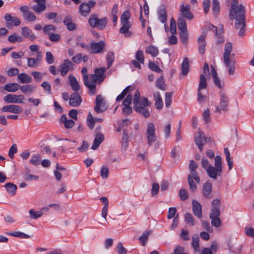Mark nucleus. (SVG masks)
<instances>
[{"instance_id":"obj_1","label":"nucleus","mask_w":254,"mask_h":254,"mask_svg":"<svg viewBox=\"0 0 254 254\" xmlns=\"http://www.w3.org/2000/svg\"><path fill=\"white\" fill-rule=\"evenodd\" d=\"M222 161L220 156H216L215 158V166L210 165L208 160L203 157L201 159L202 167L206 171L208 176L214 180L217 176H220L222 172Z\"/></svg>"},{"instance_id":"obj_2","label":"nucleus","mask_w":254,"mask_h":254,"mask_svg":"<svg viewBox=\"0 0 254 254\" xmlns=\"http://www.w3.org/2000/svg\"><path fill=\"white\" fill-rule=\"evenodd\" d=\"M245 8L238 0H232L229 16L231 19L245 18Z\"/></svg>"},{"instance_id":"obj_3","label":"nucleus","mask_w":254,"mask_h":254,"mask_svg":"<svg viewBox=\"0 0 254 254\" xmlns=\"http://www.w3.org/2000/svg\"><path fill=\"white\" fill-rule=\"evenodd\" d=\"M108 20L106 17L99 18L96 13L92 14L88 19V24L91 28L99 30H104L108 24Z\"/></svg>"},{"instance_id":"obj_4","label":"nucleus","mask_w":254,"mask_h":254,"mask_svg":"<svg viewBox=\"0 0 254 254\" xmlns=\"http://www.w3.org/2000/svg\"><path fill=\"white\" fill-rule=\"evenodd\" d=\"M150 105L151 103L148 100V99L144 97L140 100V103H138L134 105L133 108L136 112L142 115L144 118H148L150 115V113L148 107Z\"/></svg>"},{"instance_id":"obj_5","label":"nucleus","mask_w":254,"mask_h":254,"mask_svg":"<svg viewBox=\"0 0 254 254\" xmlns=\"http://www.w3.org/2000/svg\"><path fill=\"white\" fill-rule=\"evenodd\" d=\"M224 53L223 54V61L226 66L229 67V75H232L235 72L234 65L231 64L230 54L232 51V44L230 42L227 43L225 45Z\"/></svg>"},{"instance_id":"obj_6","label":"nucleus","mask_w":254,"mask_h":254,"mask_svg":"<svg viewBox=\"0 0 254 254\" xmlns=\"http://www.w3.org/2000/svg\"><path fill=\"white\" fill-rule=\"evenodd\" d=\"M108 68L105 67H100L96 68L94 70V74H90V79H91V84L95 85V90H96V83L100 84L105 79L106 75L105 73Z\"/></svg>"},{"instance_id":"obj_7","label":"nucleus","mask_w":254,"mask_h":254,"mask_svg":"<svg viewBox=\"0 0 254 254\" xmlns=\"http://www.w3.org/2000/svg\"><path fill=\"white\" fill-rule=\"evenodd\" d=\"M190 172V173L188 176V181L190 190L192 192H194L197 189V186L194 183L193 180H195L197 184H199L200 183V178L196 171Z\"/></svg>"},{"instance_id":"obj_8","label":"nucleus","mask_w":254,"mask_h":254,"mask_svg":"<svg viewBox=\"0 0 254 254\" xmlns=\"http://www.w3.org/2000/svg\"><path fill=\"white\" fill-rule=\"evenodd\" d=\"M81 73L83 77V81L85 86L89 89V94L90 95H95L96 93V90H95V85L91 84L90 75L87 73V69L86 67H83Z\"/></svg>"},{"instance_id":"obj_9","label":"nucleus","mask_w":254,"mask_h":254,"mask_svg":"<svg viewBox=\"0 0 254 254\" xmlns=\"http://www.w3.org/2000/svg\"><path fill=\"white\" fill-rule=\"evenodd\" d=\"M96 4V2L93 0H90L88 2H82L79 7V13L84 16H87L91 12V9L93 8Z\"/></svg>"},{"instance_id":"obj_10","label":"nucleus","mask_w":254,"mask_h":254,"mask_svg":"<svg viewBox=\"0 0 254 254\" xmlns=\"http://www.w3.org/2000/svg\"><path fill=\"white\" fill-rule=\"evenodd\" d=\"M146 136L147 140V144L150 146L157 140V136L155 135V127L153 123H149L147 125Z\"/></svg>"},{"instance_id":"obj_11","label":"nucleus","mask_w":254,"mask_h":254,"mask_svg":"<svg viewBox=\"0 0 254 254\" xmlns=\"http://www.w3.org/2000/svg\"><path fill=\"white\" fill-rule=\"evenodd\" d=\"M194 141L199 150L201 151L203 149V146L206 142V137L202 131L198 129L197 133L194 135Z\"/></svg>"},{"instance_id":"obj_12","label":"nucleus","mask_w":254,"mask_h":254,"mask_svg":"<svg viewBox=\"0 0 254 254\" xmlns=\"http://www.w3.org/2000/svg\"><path fill=\"white\" fill-rule=\"evenodd\" d=\"M219 94L220 98V107L217 106L216 107V112L220 113L221 110L224 112L227 111L229 100L225 93L220 91Z\"/></svg>"},{"instance_id":"obj_13","label":"nucleus","mask_w":254,"mask_h":254,"mask_svg":"<svg viewBox=\"0 0 254 254\" xmlns=\"http://www.w3.org/2000/svg\"><path fill=\"white\" fill-rule=\"evenodd\" d=\"M105 47V43L100 41L98 42H91L90 43L89 52L91 54H98L102 52Z\"/></svg>"},{"instance_id":"obj_14","label":"nucleus","mask_w":254,"mask_h":254,"mask_svg":"<svg viewBox=\"0 0 254 254\" xmlns=\"http://www.w3.org/2000/svg\"><path fill=\"white\" fill-rule=\"evenodd\" d=\"M24 97L22 95L8 94L4 97L3 100L7 103H23Z\"/></svg>"},{"instance_id":"obj_15","label":"nucleus","mask_w":254,"mask_h":254,"mask_svg":"<svg viewBox=\"0 0 254 254\" xmlns=\"http://www.w3.org/2000/svg\"><path fill=\"white\" fill-rule=\"evenodd\" d=\"M95 104L96 105L94 107V110L97 113H102L107 109L104 98L101 95L97 96Z\"/></svg>"},{"instance_id":"obj_16","label":"nucleus","mask_w":254,"mask_h":254,"mask_svg":"<svg viewBox=\"0 0 254 254\" xmlns=\"http://www.w3.org/2000/svg\"><path fill=\"white\" fill-rule=\"evenodd\" d=\"M73 65L72 62L66 59L60 65L58 70L60 71L61 75L65 76L70 70L73 69Z\"/></svg>"},{"instance_id":"obj_17","label":"nucleus","mask_w":254,"mask_h":254,"mask_svg":"<svg viewBox=\"0 0 254 254\" xmlns=\"http://www.w3.org/2000/svg\"><path fill=\"white\" fill-rule=\"evenodd\" d=\"M19 9L20 11L22 12L23 17L25 20L29 22L34 21L36 20V16L32 12L29 11L27 6H21Z\"/></svg>"},{"instance_id":"obj_18","label":"nucleus","mask_w":254,"mask_h":254,"mask_svg":"<svg viewBox=\"0 0 254 254\" xmlns=\"http://www.w3.org/2000/svg\"><path fill=\"white\" fill-rule=\"evenodd\" d=\"M99 131L100 127L95 129V137L91 146V149L93 150L97 149L104 139V135L102 133H99Z\"/></svg>"},{"instance_id":"obj_19","label":"nucleus","mask_w":254,"mask_h":254,"mask_svg":"<svg viewBox=\"0 0 254 254\" xmlns=\"http://www.w3.org/2000/svg\"><path fill=\"white\" fill-rule=\"evenodd\" d=\"M182 17L188 20H191L193 18V15L190 11V7L189 4H183L180 8Z\"/></svg>"},{"instance_id":"obj_20","label":"nucleus","mask_w":254,"mask_h":254,"mask_svg":"<svg viewBox=\"0 0 254 254\" xmlns=\"http://www.w3.org/2000/svg\"><path fill=\"white\" fill-rule=\"evenodd\" d=\"M202 191L203 195L205 198L210 199L213 197L212 194V185L210 182H206L203 184Z\"/></svg>"},{"instance_id":"obj_21","label":"nucleus","mask_w":254,"mask_h":254,"mask_svg":"<svg viewBox=\"0 0 254 254\" xmlns=\"http://www.w3.org/2000/svg\"><path fill=\"white\" fill-rule=\"evenodd\" d=\"M235 27L236 29L239 30V35L240 36H243L245 32V18H241L239 19H235Z\"/></svg>"},{"instance_id":"obj_22","label":"nucleus","mask_w":254,"mask_h":254,"mask_svg":"<svg viewBox=\"0 0 254 254\" xmlns=\"http://www.w3.org/2000/svg\"><path fill=\"white\" fill-rule=\"evenodd\" d=\"M122 27L120 28L119 31L121 34H123L127 38L130 37L132 33L129 30L131 27L130 22H121Z\"/></svg>"},{"instance_id":"obj_23","label":"nucleus","mask_w":254,"mask_h":254,"mask_svg":"<svg viewBox=\"0 0 254 254\" xmlns=\"http://www.w3.org/2000/svg\"><path fill=\"white\" fill-rule=\"evenodd\" d=\"M36 3L32 6V9L36 13H40L46 8L45 0H33Z\"/></svg>"},{"instance_id":"obj_24","label":"nucleus","mask_w":254,"mask_h":254,"mask_svg":"<svg viewBox=\"0 0 254 254\" xmlns=\"http://www.w3.org/2000/svg\"><path fill=\"white\" fill-rule=\"evenodd\" d=\"M4 19L7 22L6 26H17L20 24V20L16 17H12L9 13H6L4 15Z\"/></svg>"},{"instance_id":"obj_25","label":"nucleus","mask_w":254,"mask_h":254,"mask_svg":"<svg viewBox=\"0 0 254 254\" xmlns=\"http://www.w3.org/2000/svg\"><path fill=\"white\" fill-rule=\"evenodd\" d=\"M82 102V99L79 94L74 92L71 94L69 99V104L72 107L79 106Z\"/></svg>"},{"instance_id":"obj_26","label":"nucleus","mask_w":254,"mask_h":254,"mask_svg":"<svg viewBox=\"0 0 254 254\" xmlns=\"http://www.w3.org/2000/svg\"><path fill=\"white\" fill-rule=\"evenodd\" d=\"M1 111L2 112H8L14 114H19L21 113L22 112L23 109L21 107H19V106L14 105H9L3 106L1 108Z\"/></svg>"},{"instance_id":"obj_27","label":"nucleus","mask_w":254,"mask_h":254,"mask_svg":"<svg viewBox=\"0 0 254 254\" xmlns=\"http://www.w3.org/2000/svg\"><path fill=\"white\" fill-rule=\"evenodd\" d=\"M192 205L194 214L198 218H201L202 217V207L200 203L197 200H193Z\"/></svg>"},{"instance_id":"obj_28","label":"nucleus","mask_w":254,"mask_h":254,"mask_svg":"<svg viewBox=\"0 0 254 254\" xmlns=\"http://www.w3.org/2000/svg\"><path fill=\"white\" fill-rule=\"evenodd\" d=\"M21 34L25 38H28L31 41L34 40L36 38L32 30L27 27H23L21 28Z\"/></svg>"},{"instance_id":"obj_29","label":"nucleus","mask_w":254,"mask_h":254,"mask_svg":"<svg viewBox=\"0 0 254 254\" xmlns=\"http://www.w3.org/2000/svg\"><path fill=\"white\" fill-rule=\"evenodd\" d=\"M206 38V34H203L200 36L197 40V43L199 45L198 50L200 53L203 54L205 51L206 42L205 39Z\"/></svg>"},{"instance_id":"obj_30","label":"nucleus","mask_w":254,"mask_h":254,"mask_svg":"<svg viewBox=\"0 0 254 254\" xmlns=\"http://www.w3.org/2000/svg\"><path fill=\"white\" fill-rule=\"evenodd\" d=\"M68 79L69 84L72 89L76 92L80 89V85L78 81L76 80L75 77L72 74L68 75Z\"/></svg>"},{"instance_id":"obj_31","label":"nucleus","mask_w":254,"mask_h":254,"mask_svg":"<svg viewBox=\"0 0 254 254\" xmlns=\"http://www.w3.org/2000/svg\"><path fill=\"white\" fill-rule=\"evenodd\" d=\"M158 14L159 20L162 23H165L167 21V15L165 7L164 5L160 6L158 11Z\"/></svg>"},{"instance_id":"obj_32","label":"nucleus","mask_w":254,"mask_h":254,"mask_svg":"<svg viewBox=\"0 0 254 254\" xmlns=\"http://www.w3.org/2000/svg\"><path fill=\"white\" fill-rule=\"evenodd\" d=\"M154 98L155 100V105L156 108L160 110L162 108L163 103L162 100V98L159 92H156L154 94Z\"/></svg>"},{"instance_id":"obj_33","label":"nucleus","mask_w":254,"mask_h":254,"mask_svg":"<svg viewBox=\"0 0 254 254\" xmlns=\"http://www.w3.org/2000/svg\"><path fill=\"white\" fill-rule=\"evenodd\" d=\"M36 87L32 84H27L20 86L19 89L23 93H31L36 89Z\"/></svg>"},{"instance_id":"obj_34","label":"nucleus","mask_w":254,"mask_h":254,"mask_svg":"<svg viewBox=\"0 0 254 254\" xmlns=\"http://www.w3.org/2000/svg\"><path fill=\"white\" fill-rule=\"evenodd\" d=\"M20 86L19 84L16 83H11L6 84L4 87L3 89L7 92H14L18 90Z\"/></svg>"},{"instance_id":"obj_35","label":"nucleus","mask_w":254,"mask_h":254,"mask_svg":"<svg viewBox=\"0 0 254 254\" xmlns=\"http://www.w3.org/2000/svg\"><path fill=\"white\" fill-rule=\"evenodd\" d=\"M7 192L10 195L13 196L15 194L17 190V186L15 184L11 183H7L4 185Z\"/></svg>"},{"instance_id":"obj_36","label":"nucleus","mask_w":254,"mask_h":254,"mask_svg":"<svg viewBox=\"0 0 254 254\" xmlns=\"http://www.w3.org/2000/svg\"><path fill=\"white\" fill-rule=\"evenodd\" d=\"M61 122L64 124V127L66 128H71L74 125V122L71 119L67 120L66 115H63L60 118Z\"/></svg>"},{"instance_id":"obj_37","label":"nucleus","mask_w":254,"mask_h":254,"mask_svg":"<svg viewBox=\"0 0 254 254\" xmlns=\"http://www.w3.org/2000/svg\"><path fill=\"white\" fill-rule=\"evenodd\" d=\"M18 79L21 83H29L32 81V78L25 73H22L18 74Z\"/></svg>"},{"instance_id":"obj_38","label":"nucleus","mask_w":254,"mask_h":254,"mask_svg":"<svg viewBox=\"0 0 254 254\" xmlns=\"http://www.w3.org/2000/svg\"><path fill=\"white\" fill-rule=\"evenodd\" d=\"M189 70V59L187 58L184 59L182 64L181 73L183 75H186Z\"/></svg>"},{"instance_id":"obj_39","label":"nucleus","mask_w":254,"mask_h":254,"mask_svg":"<svg viewBox=\"0 0 254 254\" xmlns=\"http://www.w3.org/2000/svg\"><path fill=\"white\" fill-rule=\"evenodd\" d=\"M178 26L180 31H187V23L184 17H179L178 20Z\"/></svg>"},{"instance_id":"obj_40","label":"nucleus","mask_w":254,"mask_h":254,"mask_svg":"<svg viewBox=\"0 0 254 254\" xmlns=\"http://www.w3.org/2000/svg\"><path fill=\"white\" fill-rule=\"evenodd\" d=\"M156 86L160 90L165 91L166 89L165 80L163 76H161L156 81Z\"/></svg>"},{"instance_id":"obj_41","label":"nucleus","mask_w":254,"mask_h":254,"mask_svg":"<svg viewBox=\"0 0 254 254\" xmlns=\"http://www.w3.org/2000/svg\"><path fill=\"white\" fill-rule=\"evenodd\" d=\"M145 52L150 54L153 57H156L158 54V50L157 48L154 46H149L146 48Z\"/></svg>"},{"instance_id":"obj_42","label":"nucleus","mask_w":254,"mask_h":254,"mask_svg":"<svg viewBox=\"0 0 254 254\" xmlns=\"http://www.w3.org/2000/svg\"><path fill=\"white\" fill-rule=\"evenodd\" d=\"M6 234L9 236L18 237L20 238L28 239L30 238V236L29 235L25 234V233L19 231L8 232L6 233Z\"/></svg>"},{"instance_id":"obj_43","label":"nucleus","mask_w":254,"mask_h":254,"mask_svg":"<svg viewBox=\"0 0 254 254\" xmlns=\"http://www.w3.org/2000/svg\"><path fill=\"white\" fill-rule=\"evenodd\" d=\"M114 59L115 56L114 53L112 52H108L106 55V61L107 64V68H109L112 66L113 63L114 61Z\"/></svg>"},{"instance_id":"obj_44","label":"nucleus","mask_w":254,"mask_h":254,"mask_svg":"<svg viewBox=\"0 0 254 254\" xmlns=\"http://www.w3.org/2000/svg\"><path fill=\"white\" fill-rule=\"evenodd\" d=\"M43 29L44 33L48 36L53 34L56 30L55 26L51 24L45 25Z\"/></svg>"},{"instance_id":"obj_45","label":"nucleus","mask_w":254,"mask_h":254,"mask_svg":"<svg viewBox=\"0 0 254 254\" xmlns=\"http://www.w3.org/2000/svg\"><path fill=\"white\" fill-rule=\"evenodd\" d=\"M207 81L204 74H200V81L198 90H201V89H205L207 87Z\"/></svg>"},{"instance_id":"obj_46","label":"nucleus","mask_w":254,"mask_h":254,"mask_svg":"<svg viewBox=\"0 0 254 254\" xmlns=\"http://www.w3.org/2000/svg\"><path fill=\"white\" fill-rule=\"evenodd\" d=\"M224 153L226 155V161L229 167V170H230L233 167V161L230 157V153L227 148H224Z\"/></svg>"},{"instance_id":"obj_47","label":"nucleus","mask_w":254,"mask_h":254,"mask_svg":"<svg viewBox=\"0 0 254 254\" xmlns=\"http://www.w3.org/2000/svg\"><path fill=\"white\" fill-rule=\"evenodd\" d=\"M29 213L30 217L34 219H37L41 217L43 214V212L42 211H35L33 209L30 210Z\"/></svg>"},{"instance_id":"obj_48","label":"nucleus","mask_w":254,"mask_h":254,"mask_svg":"<svg viewBox=\"0 0 254 254\" xmlns=\"http://www.w3.org/2000/svg\"><path fill=\"white\" fill-rule=\"evenodd\" d=\"M192 246L193 247L194 250L196 251L198 250L199 246V237L198 235L194 234L193 235L192 238V242H191Z\"/></svg>"},{"instance_id":"obj_49","label":"nucleus","mask_w":254,"mask_h":254,"mask_svg":"<svg viewBox=\"0 0 254 254\" xmlns=\"http://www.w3.org/2000/svg\"><path fill=\"white\" fill-rule=\"evenodd\" d=\"M212 8L214 14L217 15L219 13L220 3L218 0H213Z\"/></svg>"},{"instance_id":"obj_50","label":"nucleus","mask_w":254,"mask_h":254,"mask_svg":"<svg viewBox=\"0 0 254 254\" xmlns=\"http://www.w3.org/2000/svg\"><path fill=\"white\" fill-rule=\"evenodd\" d=\"M135 57L136 60L140 63L144 64V57L143 52L142 50H138L135 54Z\"/></svg>"},{"instance_id":"obj_51","label":"nucleus","mask_w":254,"mask_h":254,"mask_svg":"<svg viewBox=\"0 0 254 254\" xmlns=\"http://www.w3.org/2000/svg\"><path fill=\"white\" fill-rule=\"evenodd\" d=\"M41 159V158L40 154H35L31 157L30 163L33 165L36 166L40 164Z\"/></svg>"},{"instance_id":"obj_52","label":"nucleus","mask_w":254,"mask_h":254,"mask_svg":"<svg viewBox=\"0 0 254 254\" xmlns=\"http://www.w3.org/2000/svg\"><path fill=\"white\" fill-rule=\"evenodd\" d=\"M130 14L128 10H125L121 16V22H130L128 19L130 18Z\"/></svg>"},{"instance_id":"obj_53","label":"nucleus","mask_w":254,"mask_h":254,"mask_svg":"<svg viewBox=\"0 0 254 254\" xmlns=\"http://www.w3.org/2000/svg\"><path fill=\"white\" fill-rule=\"evenodd\" d=\"M180 38L182 42L186 44L188 41V32L187 31H180Z\"/></svg>"},{"instance_id":"obj_54","label":"nucleus","mask_w":254,"mask_h":254,"mask_svg":"<svg viewBox=\"0 0 254 254\" xmlns=\"http://www.w3.org/2000/svg\"><path fill=\"white\" fill-rule=\"evenodd\" d=\"M116 250L118 254H126L127 252V250L123 247L121 242L118 244Z\"/></svg>"},{"instance_id":"obj_55","label":"nucleus","mask_w":254,"mask_h":254,"mask_svg":"<svg viewBox=\"0 0 254 254\" xmlns=\"http://www.w3.org/2000/svg\"><path fill=\"white\" fill-rule=\"evenodd\" d=\"M149 234V232H144L143 233V235L138 238L139 241L140 242L143 246H144L146 245L148 238Z\"/></svg>"},{"instance_id":"obj_56","label":"nucleus","mask_w":254,"mask_h":254,"mask_svg":"<svg viewBox=\"0 0 254 254\" xmlns=\"http://www.w3.org/2000/svg\"><path fill=\"white\" fill-rule=\"evenodd\" d=\"M23 177L25 181L38 180L39 177L36 175H31L28 173H23Z\"/></svg>"},{"instance_id":"obj_57","label":"nucleus","mask_w":254,"mask_h":254,"mask_svg":"<svg viewBox=\"0 0 254 254\" xmlns=\"http://www.w3.org/2000/svg\"><path fill=\"white\" fill-rule=\"evenodd\" d=\"M185 221L187 224L193 226L194 225V221L192 215L190 213H187L185 216Z\"/></svg>"},{"instance_id":"obj_58","label":"nucleus","mask_w":254,"mask_h":254,"mask_svg":"<svg viewBox=\"0 0 254 254\" xmlns=\"http://www.w3.org/2000/svg\"><path fill=\"white\" fill-rule=\"evenodd\" d=\"M148 67L151 70L156 72L159 73L162 71L160 67L153 62H150L148 64Z\"/></svg>"},{"instance_id":"obj_59","label":"nucleus","mask_w":254,"mask_h":254,"mask_svg":"<svg viewBox=\"0 0 254 254\" xmlns=\"http://www.w3.org/2000/svg\"><path fill=\"white\" fill-rule=\"evenodd\" d=\"M27 65L30 67H35L39 65L36 60H35V58H27Z\"/></svg>"},{"instance_id":"obj_60","label":"nucleus","mask_w":254,"mask_h":254,"mask_svg":"<svg viewBox=\"0 0 254 254\" xmlns=\"http://www.w3.org/2000/svg\"><path fill=\"white\" fill-rule=\"evenodd\" d=\"M172 92H166L165 94V105L167 107L170 106L172 103Z\"/></svg>"},{"instance_id":"obj_61","label":"nucleus","mask_w":254,"mask_h":254,"mask_svg":"<svg viewBox=\"0 0 254 254\" xmlns=\"http://www.w3.org/2000/svg\"><path fill=\"white\" fill-rule=\"evenodd\" d=\"M179 195L180 198L182 200H186L189 197V194L187 190L183 189H181L179 192Z\"/></svg>"},{"instance_id":"obj_62","label":"nucleus","mask_w":254,"mask_h":254,"mask_svg":"<svg viewBox=\"0 0 254 254\" xmlns=\"http://www.w3.org/2000/svg\"><path fill=\"white\" fill-rule=\"evenodd\" d=\"M159 185L158 183H153L151 188V193L152 196H157L159 190Z\"/></svg>"},{"instance_id":"obj_63","label":"nucleus","mask_w":254,"mask_h":254,"mask_svg":"<svg viewBox=\"0 0 254 254\" xmlns=\"http://www.w3.org/2000/svg\"><path fill=\"white\" fill-rule=\"evenodd\" d=\"M211 225L212 226L219 227L221 225V222L219 217H211Z\"/></svg>"},{"instance_id":"obj_64","label":"nucleus","mask_w":254,"mask_h":254,"mask_svg":"<svg viewBox=\"0 0 254 254\" xmlns=\"http://www.w3.org/2000/svg\"><path fill=\"white\" fill-rule=\"evenodd\" d=\"M211 212L209 214L210 218L219 217L220 214L219 208H216V207H212L211 208Z\"/></svg>"}]
</instances>
